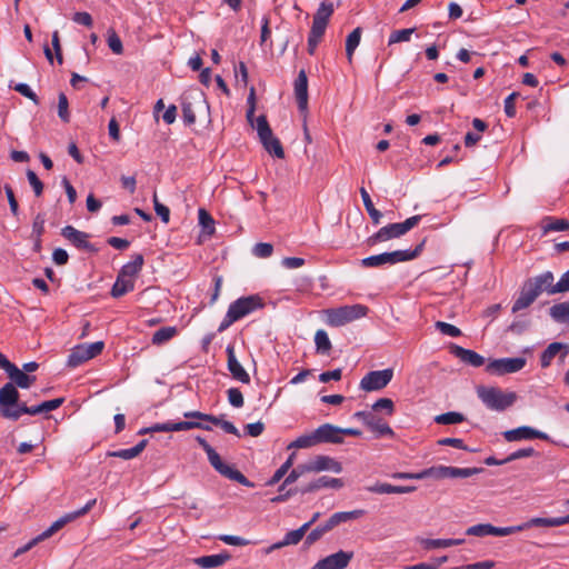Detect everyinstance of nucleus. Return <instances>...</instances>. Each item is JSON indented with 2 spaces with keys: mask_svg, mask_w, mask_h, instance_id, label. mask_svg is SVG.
<instances>
[{
  "mask_svg": "<svg viewBox=\"0 0 569 569\" xmlns=\"http://www.w3.org/2000/svg\"><path fill=\"white\" fill-rule=\"evenodd\" d=\"M542 229L545 233L550 231H566L569 230V221L567 219L546 217L542 220Z\"/></svg>",
  "mask_w": 569,
  "mask_h": 569,
  "instance_id": "nucleus-38",
  "label": "nucleus"
},
{
  "mask_svg": "<svg viewBox=\"0 0 569 569\" xmlns=\"http://www.w3.org/2000/svg\"><path fill=\"white\" fill-rule=\"evenodd\" d=\"M416 31V28H407V29H400L391 32L388 44L391 46L393 43L398 42H407L410 40L412 33Z\"/></svg>",
  "mask_w": 569,
  "mask_h": 569,
  "instance_id": "nucleus-49",
  "label": "nucleus"
},
{
  "mask_svg": "<svg viewBox=\"0 0 569 569\" xmlns=\"http://www.w3.org/2000/svg\"><path fill=\"white\" fill-rule=\"evenodd\" d=\"M538 298L537 292H533L530 286L523 283L519 297L513 302L511 311L513 313L528 308Z\"/></svg>",
  "mask_w": 569,
  "mask_h": 569,
  "instance_id": "nucleus-25",
  "label": "nucleus"
},
{
  "mask_svg": "<svg viewBox=\"0 0 569 569\" xmlns=\"http://www.w3.org/2000/svg\"><path fill=\"white\" fill-rule=\"evenodd\" d=\"M503 438L508 442L520 441V440H531V439H540L545 441H550L549 435L546 432L539 431L529 426H521L516 429L507 430L502 433Z\"/></svg>",
  "mask_w": 569,
  "mask_h": 569,
  "instance_id": "nucleus-12",
  "label": "nucleus"
},
{
  "mask_svg": "<svg viewBox=\"0 0 569 569\" xmlns=\"http://www.w3.org/2000/svg\"><path fill=\"white\" fill-rule=\"evenodd\" d=\"M199 216V224L202 228V232L207 236H212L216 231L214 220L211 214L203 208H200L198 211Z\"/></svg>",
  "mask_w": 569,
  "mask_h": 569,
  "instance_id": "nucleus-41",
  "label": "nucleus"
},
{
  "mask_svg": "<svg viewBox=\"0 0 569 569\" xmlns=\"http://www.w3.org/2000/svg\"><path fill=\"white\" fill-rule=\"evenodd\" d=\"M393 377V369L387 368L368 372L360 381V389L370 392L383 389Z\"/></svg>",
  "mask_w": 569,
  "mask_h": 569,
  "instance_id": "nucleus-8",
  "label": "nucleus"
},
{
  "mask_svg": "<svg viewBox=\"0 0 569 569\" xmlns=\"http://www.w3.org/2000/svg\"><path fill=\"white\" fill-rule=\"evenodd\" d=\"M260 142L262 143L266 151L269 152L270 154H272L279 159H282L284 157V151H283L280 140L278 138L273 137L272 133L269 138H266L264 140H260Z\"/></svg>",
  "mask_w": 569,
  "mask_h": 569,
  "instance_id": "nucleus-36",
  "label": "nucleus"
},
{
  "mask_svg": "<svg viewBox=\"0 0 569 569\" xmlns=\"http://www.w3.org/2000/svg\"><path fill=\"white\" fill-rule=\"evenodd\" d=\"M308 465L311 472L329 470L340 473L342 471V465L329 456H317L312 460L308 461Z\"/></svg>",
  "mask_w": 569,
  "mask_h": 569,
  "instance_id": "nucleus-21",
  "label": "nucleus"
},
{
  "mask_svg": "<svg viewBox=\"0 0 569 569\" xmlns=\"http://www.w3.org/2000/svg\"><path fill=\"white\" fill-rule=\"evenodd\" d=\"M363 515H365V510H362V509L336 512L328 519L329 526H332V528H335L342 522L358 519V518L362 517Z\"/></svg>",
  "mask_w": 569,
  "mask_h": 569,
  "instance_id": "nucleus-33",
  "label": "nucleus"
},
{
  "mask_svg": "<svg viewBox=\"0 0 569 569\" xmlns=\"http://www.w3.org/2000/svg\"><path fill=\"white\" fill-rule=\"evenodd\" d=\"M553 280V273L551 271H546L539 276L527 279L526 283L530 286L532 291L537 292V296L539 297L543 291L548 295L558 293V291L555 290Z\"/></svg>",
  "mask_w": 569,
  "mask_h": 569,
  "instance_id": "nucleus-17",
  "label": "nucleus"
},
{
  "mask_svg": "<svg viewBox=\"0 0 569 569\" xmlns=\"http://www.w3.org/2000/svg\"><path fill=\"white\" fill-rule=\"evenodd\" d=\"M315 343L317 352L321 355H328L332 347L327 332L321 329L315 335Z\"/></svg>",
  "mask_w": 569,
  "mask_h": 569,
  "instance_id": "nucleus-42",
  "label": "nucleus"
},
{
  "mask_svg": "<svg viewBox=\"0 0 569 569\" xmlns=\"http://www.w3.org/2000/svg\"><path fill=\"white\" fill-rule=\"evenodd\" d=\"M108 46L111 51L116 54H121L123 52L122 41L119 36L113 30L108 31Z\"/></svg>",
  "mask_w": 569,
  "mask_h": 569,
  "instance_id": "nucleus-59",
  "label": "nucleus"
},
{
  "mask_svg": "<svg viewBox=\"0 0 569 569\" xmlns=\"http://www.w3.org/2000/svg\"><path fill=\"white\" fill-rule=\"evenodd\" d=\"M466 535L476 537L491 536V523L471 526L466 530Z\"/></svg>",
  "mask_w": 569,
  "mask_h": 569,
  "instance_id": "nucleus-56",
  "label": "nucleus"
},
{
  "mask_svg": "<svg viewBox=\"0 0 569 569\" xmlns=\"http://www.w3.org/2000/svg\"><path fill=\"white\" fill-rule=\"evenodd\" d=\"M550 316L559 322L569 321V301L553 305L550 308Z\"/></svg>",
  "mask_w": 569,
  "mask_h": 569,
  "instance_id": "nucleus-47",
  "label": "nucleus"
},
{
  "mask_svg": "<svg viewBox=\"0 0 569 569\" xmlns=\"http://www.w3.org/2000/svg\"><path fill=\"white\" fill-rule=\"evenodd\" d=\"M332 526H329V521L327 520L323 525H320L312 529L309 535L307 536L306 542L308 545H311L319 540L326 532L332 530Z\"/></svg>",
  "mask_w": 569,
  "mask_h": 569,
  "instance_id": "nucleus-51",
  "label": "nucleus"
},
{
  "mask_svg": "<svg viewBox=\"0 0 569 569\" xmlns=\"http://www.w3.org/2000/svg\"><path fill=\"white\" fill-rule=\"evenodd\" d=\"M295 459V453H291L288 459L281 465L279 469L276 470L273 476L266 482L267 486L277 485L288 472V470L292 467Z\"/></svg>",
  "mask_w": 569,
  "mask_h": 569,
  "instance_id": "nucleus-43",
  "label": "nucleus"
},
{
  "mask_svg": "<svg viewBox=\"0 0 569 569\" xmlns=\"http://www.w3.org/2000/svg\"><path fill=\"white\" fill-rule=\"evenodd\" d=\"M353 558L352 551L339 550L320 559L311 569H345Z\"/></svg>",
  "mask_w": 569,
  "mask_h": 569,
  "instance_id": "nucleus-13",
  "label": "nucleus"
},
{
  "mask_svg": "<svg viewBox=\"0 0 569 569\" xmlns=\"http://www.w3.org/2000/svg\"><path fill=\"white\" fill-rule=\"evenodd\" d=\"M421 220V216H412L403 222L390 223L380 228L376 233L370 236L367 240L368 244L375 246L379 242H385L390 239L399 238L406 234L409 230L415 228Z\"/></svg>",
  "mask_w": 569,
  "mask_h": 569,
  "instance_id": "nucleus-4",
  "label": "nucleus"
},
{
  "mask_svg": "<svg viewBox=\"0 0 569 569\" xmlns=\"http://www.w3.org/2000/svg\"><path fill=\"white\" fill-rule=\"evenodd\" d=\"M317 441L319 443H342L343 438L340 437V427L331 423H323L316 430Z\"/></svg>",
  "mask_w": 569,
  "mask_h": 569,
  "instance_id": "nucleus-20",
  "label": "nucleus"
},
{
  "mask_svg": "<svg viewBox=\"0 0 569 569\" xmlns=\"http://www.w3.org/2000/svg\"><path fill=\"white\" fill-rule=\"evenodd\" d=\"M190 429H202V430H211L209 425H204L201 421H179V422H164V423H154L151 427L142 428L139 431V435H146L150 432H170V431H183Z\"/></svg>",
  "mask_w": 569,
  "mask_h": 569,
  "instance_id": "nucleus-7",
  "label": "nucleus"
},
{
  "mask_svg": "<svg viewBox=\"0 0 569 569\" xmlns=\"http://www.w3.org/2000/svg\"><path fill=\"white\" fill-rule=\"evenodd\" d=\"M90 356L88 353V350L86 348V343H82V345H78L76 346L69 357H68V361H67V365L71 368H76L80 365H82L83 362L90 360Z\"/></svg>",
  "mask_w": 569,
  "mask_h": 569,
  "instance_id": "nucleus-30",
  "label": "nucleus"
},
{
  "mask_svg": "<svg viewBox=\"0 0 569 569\" xmlns=\"http://www.w3.org/2000/svg\"><path fill=\"white\" fill-rule=\"evenodd\" d=\"M193 103L204 104L206 100L203 93L200 91H191L188 94L182 97L181 108H182V118L186 124L191 126L196 122V112L193 109Z\"/></svg>",
  "mask_w": 569,
  "mask_h": 569,
  "instance_id": "nucleus-15",
  "label": "nucleus"
},
{
  "mask_svg": "<svg viewBox=\"0 0 569 569\" xmlns=\"http://www.w3.org/2000/svg\"><path fill=\"white\" fill-rule=\"evenodd\" d=\"M177 333L176 327H162L153 333L151 341L156 346H161L171 340Z\"/></svg>",
  "mask_w": 569,
  "mask_h": 569,
  "instance_id": "nucleus-39",
  "label": "nucleus"
},
{
  "mask_svg": "<svg viewBox=\"0 0 569 569\" xmlns=\"http://www.w3.org/2000/svg\"><path fill=\"white\" fill-rule=\"evenodd\" d=\"M308 529H309V523H303L300 528L287 532L284 538L282 539L283 543L286 546L299 543L302 540V538Z\"/></svg>",
  "mask_w": 569,
  "mask_h": 569,
  "instance_id": "nucleus-48",
  "label": "nucleus"
},
{
  "mask_svg": "<svg viewBox=\"0 0 569 569\" xmlns=\"http://www.w3.org/2000/svg\"><path fill=\"white\" fill-rule=\"evenodd\" d=\"M231 558L230 553L224 551L218 555L202 556L194 559V563L201 568H217L222 566Z\"/></svg>",
  "mask_w": 569,
  "mask_h": 569,
  "instance_id": "nucleus-27",
  "label": "nucleus"
},
{
  "mask_svg": "<svg viewBox=\"0 0 569 569\" xmlns=\"http://www.w3.org/2000/svg\"><path fill=\"white\" fill-rule=\"evenodd\" d=\"M96 502L97 499H91L81 509L63 515L62 517L54 521L56 526L59 528V530L62 529L67 523L89 512L91 508L96 505Z\"/></svg>",
  "mask_w": 569,
  "mask_h": 569,
  "instance_id": "nucleus-29",
  "label": "nucleus"
},
{
  "mask_svg": "<svg viewBox=\"0 0 569 569\" xmlns=\"http://www.w3.org/2000/svg\"><path fill=\"white\" fill-rule=\"evenodd\" d=\"M13 89L23 97L33 101L34 104L38 106L40 103L38 96L31 90V88L27 83H18L13 87Z\"/></svg>",
  "mask_w": 569,
  "mask_h": 569,
  "instance_id": "nucleus-64",
  "label": "nucleus"
},
{
  "mask_svg": "<svg viewBox=\"0 0 569 569\" xmlns=\"http://www.w3.org/2000/svg\"><path fill=\"white\" fill-rule=\"evenodd\" d=\"M366 426L371 431L377 433V438L386 436L392 437L395 435L390 426L387 422H385L381 418H377L376 416H372L371 420L367 421Z\"/></svg>",
  "mask_w": 569,
  "mask_h": 569,
  "instance_id": "nucleus-32",
  "label": "nucleus"
},
{
  "mask_svg": "<svg viewBox=\"0 0 569 569\" xmlns=\"http://www.w3.org/2000/svg\"><path fill=\"white\" fill-rule=\"evenodd\" d=\"M418 477L445 479L450 478V466H436L418 472Z\"/></svg>",
  "mask_w": 569,
  "mask_h": 569,
  "instance_id": "nucleus-37",
  "label": "nucleus"
},
{
  "mask_svg": "<svg viewBox=\"0 0 569 569\" xmlns=\"http://www.w3.org/2000/svg\"><path fill=\"white\" fill-rule=\"evenodd\" d=\"M435 327L437 330H439L445 336H449V337L461 336V330L458 327L450 325L448 322L437 321L435 323Z\"/></svg>",
  "mask_w": 569,
  "mask_h": 569,
  "instance_id": "nucleus-57",
  "label": "nucleus"
},
{
  "mask_svg": "<svg viewBox=\"0 0 569 569\" xmlns=\"http://www.w3.org/2000/svg\"><path fill=\"white\" fill-rule=\"evenodd\" d=\"M368 307L363 305L342 306L326 310L327 323L331 327H341L353 320L365 317Z\"/></svg>",
  "mask_w": 569,
  "mask_h": 569,
  "instance_id": "nucleus-5",
  "label": "nucleus"
},
{
  "mask_svg": "<svg viewBox=\"0 0 569 569\" xmlns=\"http://www.w3.org/2000/svg\"><path fill=\"white\" fill-rule=\"evenodd\" d=\"M333 13V4L331 2H322L313 16L316 22L328 26L329 19Z\"/></svg>",
  "mask_w": 569,
  "mask_h": 569,
  "instance_id": "nucleus-45",
  "label": "nucleus"
},
{
  "mask_svg": "<svg viewBox=\"0 0 569 569\" xmlns=\"http://www.w3.org/2000/svg\"><path fill=\"white\" fill-rule=\"evenodd\" d=\"M450 352L459 358L462 362L470 365L475 368L481 367L485 363V358L473 350L465 349L458 345L450 346Z\"/></svg>",
  "mask_w": 569,
  "mask_h": 569,
  "instance_id": "nucleus-22",
  "label": "nucleus"
},
{
  "mask_svg": "<svg viewBox=\"0 0 569 569\" xmlns=\"http://www.w3.org/2000/svg\"><path fill=\"white\" fill-rule=\"evenodd\" d=\"M228 401L234 408H241L244 403L242 392L238 388L227 390Z\"/></svg>",
  "mask_w": 569,
  "mask_h": 569,
  "instance_id": "nucleus-61",
  "label": "nucleus"
},
{
  "mask_svg": "<svg viewBox=\"0 0 569 569\" xmlns=\"http://www.w3.org/2000/svg\"><path fill=\"white\" fill-rule=\"evenodd\" d=\"M134 289V280L121 277L118 274L116 282L111 288V296L113 298H120L126 293L132 291Z\"/></svg>",
  "mask_w": 569,
  "mask_h": 569,
  "instance_id": "nucleus-31",
  "label": "nucleus"
},
{
  "mask_svg": "<svg viewBox=\"0 0 569 569\" xmlns=\"http://www.w3.org/2000/svg\"><path fill=\"white\" fill-rule=\"evenodd\" d=\"M61 236L70 241L76 248L89 252H97V248L89 242V234L76 229L72 226H66L61 229Z\"/></svg>",
  "mask_w": 569,
  "mask_h": 569,
  "instance_id": "nucleus-14",
  "label": "nucleus"
},
{
  "mask_svg": "<svg viewBox=\"0 0 569 569\" xmlns=\"http://www.w3.org/2000/svg\"><path fill=\"white\" fill-rule=\"evenodd\" d=\"M256 129L260 140H264L269 138L272 133V130L268 123L266 116L261 114L256 119Z\"/></svg>",
  "mask_w": 569,
  "mask_h": 569,
  "instance_id": "nucleus-50",
  "label": "nucleus"
},
{
  "mask_svg": "<svg viewBox=\"0 0 569 569\" xmlns=\"http://www.w3.org/2000/svg\"><path fill=\"white\" fill-rule=\"evenodd\" d=\"M362 30L360 27L356 28L351 33L348 34L346 40V54L349 63L352 62L353 53L360 43Z\"/></svg>",
  "mask_w": 569,
  "mask_h": 569,
  "instance_id": "nucleus-35",
  "label": "nucleus"
},
{
  "mask_svg": "<svg viewBox=\"0 0 569 569\" xmlns=\"http://www.w3.org/2000/svg\"><path fill=\"white\" fill-rule=\"evenodd\" d=\"M19 391L12 382L6 383L0 388V415L10 420H18Z\"/></svg>",
  "mask_w": 569,
  "mask_h": 569,
  "instance_id": "nucleus-6",
  "label": "nucleus"
},
{
  "mask_svg": "<svg viewBox=\"0 0 569 569\" xmlns=\"http://www.w3.org/2000/svg\"><path fill=\"white\" fill-rule=\"evenodd\" d=\"M483 471V468H458L450 466V478H468Z\"/></svg>",
  "mask_w": 569,
  "mask_h": 569,
  "instance_id": "nucleus-53",
  "label": "nucleus"
},
{
  "mask_svg": "<svg viewBox=\"0 0 569 569\" xmlns=\"http://www.w3.org/2000/svg\"><path fill=\"white\" fill-rule=\"evenodd\" d=\"M367 491L372 493H410L416 490L415 486H395L386 482H377L366 488Z\"/></svg>",
  "mask_w": 569,
  "mask_h": 569,
  "instance_id": "nucleus-24",
  "label": "nucleus"
},
{
  "mask_svg": "<svg viewBox=\"0 0 569 569\" xmlns=\"http://www.w3.org/2000/svg\"><path fill=\"white\" fill-rule=\"evenodd\" d=\"M309 472H311V471L309 470L308 462L302 463V465H298L286 477V479L283 480L282 485L279 487V491L284 490V488L288 485H291V483L296 482L301 476H303L305 473H309Z\"/></svg>",
  "mask_w": 569,
  "mask_h": 569,
  "instance_id": "nucleus-40",
  "label": "nucleus"
},
{
  "mask_svg": "<svg viewBox=\"0 0 569 569\" xmlns=\"http://www.w3.org/2000/svg\"><path fill=\"white\" fill-rule=\"evenodd\" d=\"M27 179H28L30 186L32 187L34 194L37 197H40L43 192V183L39 179L37 173L33 170L28 169L27 170Z\"/></svg>",
  "mask_w": 569,
  "mask_h": 569,
  "instance_id": "nucleus-60",
  "label": "nucleus"
},
{
  "mask_svg": "<svg viewBox=\"0 0 569 569\" xmlns=\"http://www.w3.org/2000/svg\"><path fill=\"white\" fill-rule=\"evenodd\" d=\"M425 550L449 548V539H428L422 538L419 540Z\"/></svg>",
  "mask_w": 569,
  "mask_h": 569,
  "instance_id": "nucleus-54",
  "label": "nucleus"
},
{
  "mask_svg": "<svg viewBox=\"0 0 569 569\" xmlns=\"http://www.w3.org/2000/svg\"><path fill=\"white\" fill-rule=\"evenodd\" d=\"M426 243V239H423L415 249L407 250H396L392 252H383L380 254H375L367 257L361 260V266L365 268H376L383 264H396L398 262L409 261L417 258Z\"/></svg>",
  "mask_w": 569,
  "mask_h": 569,
  "instance_id": "nucleus-2",
  "label": "nucleus"
},
{
  "mask_svg": "<svg viewBox=\"0 0 569 569\" xmlns=\"http://www.w3.org/2000/svg\"><path fill=\"white\" fill-rule=\"evenodd\" d=\"M317 445H318L317 436H316V432L313 431L311 433L302 435V436L298 437L295 441H292L288 446V449H292V448H297V449H300V448H311V447L317 446Z\"/></svg>",
  "mask_w": 569,
  "mask_h": 569,
  "instance_id": "nucleus-44",
  "label": "nucleus"
},
{
  "mask_svg": "<svg viewBox=\"0 0 569 569\" xmlns=\"http://www.w3.org/2000/svg\"><path fill=\"white\" fill-rule=\"evenodd\" d=\"M212 419L211 423L220 427L224 432L240 437L239 430L232 422L223 420L221 417L217 416H212Z\"/></svg>",
  "mask_w": 569,
  "mask_h": 569,
  "instance_id": "nucleus-55",
  "label": "nucleus"
},
{
  "mask_svg": "<svg viewBox=\"0 0 569 569\" xmlns=\"http://www.w3.org/2000/svg\"><path fill=\"white\" fill-rule=\"evenodd\" d=\"M295 94L299 111L306 113L308 110V78L303 69L299 71L295 80Z\"/></svg>",
  "mask_w": 569,
  "mask_h": 569,
  "instance_id": "nucleus-18",
  "label": "nucleus"
},
{
  "mask_svg": "<svg viewBox=\"0 0 569 569\" xmlns=\"http://www.w3.org/2000/svg\"><path fill=\"white\" fill-rule=\"evenodd\" d=\"M227 367L228 370L231 373V377L244 385H249L251 379L249 373L244 370V368L241 366V363L238 361L236 353H234V347L233 345H228L227 349Z\"/></svg>",
  "mask_w": 569,
  "mask_h": 569,
  "instance_id": "nucleus-16",
  "label": "nucleus"
},
{
  "mask_svg": "<svg viewBox=\"0 0 569 569\" xmlns=\"http://www.w3.org/2000/svg\"><path fill=\"white\" fill-rule=\"evenodd\" d=\"M569 348L567 345L561 342H552L550 343L545 351L541 353L540 363L542 368H547L550 366L551 361L555 357L561 352V359H563L568 355Z\"/></svg>",
  "mask_w": 569,
  "mask_h": 569,
  "instance_id": "nucleus-23",
  "label": "nucleus"
},
{
  "mask_svg": "<svg viewBox=\"0 0 569 569\" xmlns=\"http://www.w3.org/2000/svg\"><path fill=\"white\" fill-rule=\"evenodd\" d=\"M360 194H361V198L363 201V206H365L368 214L370 216L372 222L375 224H379L381 221V218H382V213L378 209L375 208L373 202H372L368 191L363 187L360 188Z\"/></svg>",
  "mask_w": 569,
  "mask_h": 569,
  "instance_id": "nucleus-34",
  "label": "nucleus"
},
{
  "mask_svg": "<svg viewBox=\"0 0 569 569\" xmlns=\"http://www.w3.org/2000/svg\"><path fill=\"white\" fill-rule=\"evenodd\" d=\"M68 108V98L63 92H61L58 97V116L64 123H68L70 121V113Z\"/></svg>",
  "mask_w": 569,
  "mask_h": 569,
  "instance_id": "nucleus-52",
  "label": "nucleus"
},
{
  "mask_svg": "<svg viewBox=\"0 0 569 569\" xmlns=\"http://www.w3.org/2000/svg\"><path fill=\"white\" fill-rule=\"evenodd\" d=\"M343 487V481L339 478H330L328 476H322L306 486L299 488V492L301 495L310 493L318 491L322 488H332L340 489Z\"/></svg>",
  "mask_w": 569,
  "mask_h": 569,
  "instance_id": "nucleus-19",
  "label": "nucleus"
},
{
  "mask_svg": "<svg viewBox=\"0 0 569 569\" xmlns=\"http://www.w3.org/2000/svg\"><path fill=\"white\" fill-rule=\"evenodd\" d=\"M466 420L465 416L460 412L449 411L435 417V422L439 425H456Z\"/></svg>",
  "mask_w": 569,
  "mask_h": 569,
  "instance_id": "nucleus-46",
  "label": "nucleus"
},
{
  "mask_svg": "<svg viewBox=\"0 0 569 569\" xmlns=\"http://www.w3.org/2000/svg\"><path fill=\"white\" fill-rule=\"evenodd\" d=\"M272 252L273 246L268 242H259L252 249V253L258 258H268Z\"/></svg>",
  "mask_w": 569,
  "mask_h": 569,
  "instance_id": "nucleus-63",
  "label": "nucleus"
},
{
  "mask_svg": "<svg viewBox=\"0 0 569 569\" xmlns=\"http://www.w3.org/2000/svg\"><path fill=\"white\" fill-rule=\"evenodd\" d=\"M526 366V359L522 357L517 358H501L495 359L487 365V371L498 376L506 373H513L520 371Z\"/></svg>",
  "mask_w": 569,
  "mask_h": 569,
  "instance_id": "nucleus-10",
  "label": "nucleus"
},
{
  "mask_svg": "<svg viewBox=\"0 0 569 569\" xmlns=\"http://www.w3.org/2000/svg\"><path fill=\"white\" fill-rule=\"evenodd\" d=\"M197 442L204 450L208 456V460L210 465L218 471L221 476L237 481L238 483L252 488L254 483L251 482L247 477H244L238 469L232 466L226 465L222 462L219 453L207 442V440L200 436L196 437Z\"/></svg>",
  "mask_w": 569,
  "mask_h": 569,
  "instance_id": "nucleus-1",
  "label": "nucleus"
},
{
  "mask_svg": "<svg viewBox=\"0 0 569 569\" xmlns=\"http://www.w3.org/2000/svg\"><path fill=\"white\" fill-rule=\"evenodd\" d=\"M537 455L538 452L532 447L522 448L511 452L508 457L503 459V462H511L521 458L533 457Z\"/></svg>",
  "mask_w": 569,
  "mask_h": 569,
  "instance_id": "nucleus-58",
  "label": "nucleus"
},
{
  "mask_svg": "<svg viewBox=\"0 0 569 569\" xmlns=\"http://www.w3.org/2000/svg\"><path fill=\"white\" fill-rule=\"evenodd\" d=\"M477 395L488 409L496 411L506 410L507 408L511 407L517 400L516 392H505L497 387L481 386L477 389Z\"/></svg>",
  "mask_w": 569,
  "mask_h": 569,
  "instance_id": "nucleus-3",
  "label": "nucleus"
},
{
  "mask_svg": "<svg viewBox=\"0 0 569 569\" xmlns=\"http://www.w3.org/2000/svg\"><path fill=\"white\" fill-rule=\"evenodd\" d=\"M59 531V528L56 526V523L53 522L48 529H46L42 533L38 535L37 537H34L33 539H31L28 543H26L24 546L18 548L16 550V552L13 553V557H19L23 553H26L27 551H29L31 548H33L34 546H37L39 542L50 538L51 536H53L56 532Z\"/></svg>",
  "mask_w": 569,
  "mask_h": 569,
  "instance_id": "nucleus-28",
  "label": "nucleus"
},
{
  "mask_svg": "<svg viewBox=\"0 0 569 569\" xmlns=\"http://www.w3.org/2000/svg\"><path fill=\"white\" fill-rule=\"evenodd\" d=\"M144 263L143 256L141 253H137L132 257V261L126 263L120 269L119 273L121 277L132 279L138 276V273L141 271Z\"/></svg>",
  "mask_w": 569,
  "mask_h": 569,
  "instance_id": "nucleus-26",
  "label": "nucleus"
},
{
  "mask_svg": "<svg viewBox=\"0 0 569 569\" xmlns=\"http://www.w3.org/2000/svg\"><path fill=\"white\" fill-rule=\"evenodd\" d=\"M0 368H2L17 387L28 389L36 381V376H29L10 362L4 355L0 352Z\"/></svg>",
  "mask_w": 569,
  "mask_h": 569,
  "instance_id": "nucleus-11",
  "label": "nucleus"
},
{
  "mask_svg": "<svg viewBox=\"0 0 569 569\" xmlns=\"http://www.w3.org/2000/svg\"><path fill=\"white\" fill-rule=\"evenodd\" d=\"M262 307V299L259 296L253 295L237 299L229 306L228 309L230 310V315L233 316V319L240 320L241 318Z\"/></svg>",
  "mask_w": 569,
  "mask_h": 569,
  "instance_id": "nucleus-9",
  "label": "nucleus"
},
{
  "mask_svg": "<svg viewBox=\"0 0 569 569\" xmlns=\"http://www.w3.org/2000/svg\"><path fill=\"white\" fill-rule=\"evenodd\" d=\"M153 208L162 222L168 223L170 220V210L167 206L159 202L157 193L153 194Z\"/></svg>",
  "mask_w": 569,
  "mask_h": 569,
  "instance_id": "nucleus-62",
  "label": "nucleus"
}]
</instances>
